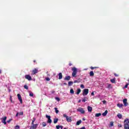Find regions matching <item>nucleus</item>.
Listing matches in <instances>:
<instances>
[{"instance_id":"obj_1","label":"nucleus","mask_w":129,"mask_h":129,"mask_svg":"<svg viewBox=\"0 0 129 129\" xmlns=\"http://www.w3.org/2000/svg\"><path fill=\"white\" fill-rule=\"evenodd\" d=\"M129 119H125L124 121V128L129 129Z\"/></svg>"},{"instance_id":"obj_2","label":"nucleus","mask_w":129,"mask_h":129,"mask_svg":"<svg viewBox=\"0 0 129 129\" xmlns=\"http://www.w3.org/2000/svg\"><path fill=\"white\" fill-rule=\"evenodd\" d=\"M72 71H73L72 74L73 77H76V75L77 74V69L75 67H74L72 69Z\"/></svg>"},{"instance_id":"obj_3","label":"nucleus","mask_w":129,"mask_h":129,"mask_svg":"<svg viewBox=\"0 0 129 129\" xmlns=\"http://www.w3.org/2000/svg\"><path fill=\"white\" fill-rule=\"evenodd\" d=\"M77 111L78 112H80L82 114H84L85 113V111L84 110V109L79 107L77 109Z\"/></svg>"},{"instance_id":"obj_4","label":"nucleus","mask_w":129,"mask_h":129,"mask_svg":"<svg viewBox=\"0 0 129 129\" xmlns=\"http://www.w3.org/2000/svg\"><path fill=\"white\" fill-rule=\"evenodd\" d=\"M63 117H66V120L68 122H71V121H72V119H71V117H69L68 116H67V115L65 114H63Z\"/></svg>"},{"instance_id":"obj_5","label":"nucleus","mask_w":129,"mask_h":129,"mask_svg":"<svg viewBox=\"0 0 129 129\" xmlns=\"http://www.w3.org/2000/svg\"><path fill=\"white\" fill-rule=\"evenodd\" d=\"M45 117L48 119L47 120V123H51L52 122V119H51V116L46 115Z\"/></svg>"},{"instance_id":"obj_6","label":"nucleus","mask_w":129,"mask_h":129,"mask_svg":"<svg viewBox=\"0 0 129 129\" xmlns=\"http://www.w3.org/2000/svg\"><path fill=\"white\" fill-rule=\"evenodd\" d=\"M89 92V90H88V89H84L83 92V96H85V95H87V94H88Z\"/></svg>"},{"instance_id":"obj_7","label":"nucleus","mask_w":129,"mask_h":129,"mask_svg":"<svg viewBox=\"0 0 129 129\" xmlns=\"http://www.w3.org/2000/svg\"><path fill=\"white\" fill-rule=\"evenodd\" d=\"M39 72V71L37 69H34L33 70H32L31 73V75H35V74H37Z\"/></svg>"},{"instance_id":"obj_8","label":"nucleus","mask_w":129,"mask_h":129,"mask_svg":"<svg viewBox=\"0 0 129 129\" xmlns=\"http://www.w3.org/2000/svg\"><path fill=\"white\" fill-rule=\"evenodd\" d=\"M25 79H27L29 81H31L32 80V77L30 76V75H26L25 76Z\"/></svg>"},{"instance_id":"obj_9","label":"nucleus","mask_w":129,"mask_h":129,"mask_svg":"<svg viewBox=\"0 0 129 129\" xmlns=\"http://www.w3.org/2000/svg\"><path fill=\"white\" fill-rule=\"evenodd\" d=\"M1 119H3L2 120L3 123L7 124V122L6 121V120H7V116L3 117V118H1Z\"/></svg>"},{"instance_id":"obj_10","label":"nucleus","mask_w":129,"mask_h":129,"mask_svg":"<svg viewBox=\"0 0 129 129\" xmlns=\"http://www.w3.org/2000/svg\"><path fill=\"white\" fill-rule=\"evenodd\" d=\"M17 96L20 103H23V99H22V96H21V95L20 94H18Z\"/></svg>"},{"instance_id":"obj_11","label":"nucleus","mask_w":129,"mask_h":129,"mask_svg":"<svg viewBox=\"0 0 129 129\" xmlns=\"http://www.w3.org/2000/svg\"><path fill=\"white\" fill-rule=\"evenodd\" d=\"M123 103L124 104V106H127V99H124L123 100Z\"/></svg>"},{"instance_id":"obj_12","label":"nucleus","mask_w":129,"mask_h":129,"mask_svg":"<svg viewBox=\"0 0 129 129\" xmlns=\"http://www.w3.org/2000/svg\"><path fill=\"white\" fill-rule=\"evenodd\" d=\"M71 78V77H70V76H68L64 78V80H66L67 81H69V80H70Z\"/></svg>"},{"instance_id":"obj_13","label":"nucleus","mask_w":129,"mask_h":129,"mask_svg":"<svg viewBox=\"0 0 129 129\" xmlns=\"http://www.w3.org/2000/svg\"><path fill=\"white\" fill-rule=\"evenodd\" d=\"M88 111H89V112H91V111H92V107L88 106Z\"/></svg>"},{"instance_id":"obj_14","label":"nucleus","mask_w":129,"mask_h":129,"mask_svg":"<svg viewBox=\"0 0 129 129\" xmlns=\"http://www.w3.org/2000/svg\"><path fill=\"white\" fill-rule=\"evenodd\" d=\"M117 116L120 119H121V118H122V115H121V114H120V113H118L117 115Z\"/></svg>"},{"instance_id":"obj_15","label":"nucleus","mask_w":129,"mask_h":129,"mask_svg":"<svg viewBox=\"0 0 129 129\" xmlns=\"http://www.w3.org/2000/svg\"><path fill=\"white\" fill-rule=\"evenodd\" d=\"M108 112V111H107V110H106L105 111V112L104 113H102V115L103 116H106V114H107V113Z\"/></svg>"},{"instance_id":"obj_16","label":"nucleus","mask_w":129,"mask_h":129,"mask_svg":"<svg viewBox=\"0 0 129 129\" xmlns=\"http://www.w3.org/2000/svg\"><path fill=\"white\" fill-rule=\"evenodd\" d=\"M58 76H59L58 79L59 80L61 79L63 77V76L62 75V73H59L58 74Z\"/></svg>"},{"instance_id":"obj_17","label":"nucleus","mask_w":129,"mask_h":129,"mask_svg":"<svg viewBox=\"0 0 129 129\" xmlns=\"http://www.w3.org/2000/svg\"><path fill=\"white\" fill-rule=\"evenodd\" d=\"M90 76H91V77L94 76V73H93V71H91L90 72Z\"/></svg>"},{"instance_id":"obj_18","label":"nucleus","mask_w":129,"mask_h":129,"mask_svg":"<svg viewBox=\"0 0 129 129\" xmlns=\"http://www.w3.org/2000/svg\"><path fill=\"white\" fill-rule=\"evenodd\" d=\"M73 85V82L72 81H70L68 83V86H72Z\"/></svg>"},{"instance_id":"obj_19","label":"nucleus","mask_w":129,"mask_h":129,"mask_svg":"<svg viewBox=\"0 0 129 129\" xmlns=\"http://www.w3.org/2000/svg\"><path fill=\"white\" fill-rule=\"evenodd\" d=\"M117 106H118V107H119V108H120V107H122L123 106V104L118 103L117 104Z\"/></svg>"},{"instance_id":"obj_20","label":"nucleus","mask_w":129,"mask_h":129,"mask_svg":"<svg viewBox=\"0 0 129 129\" xmlns=\"http://www.w3.org/2000/svg\"><path fill=\"white\" fill-rule=\"evenodd\" d=\"M59 119L58 118H54L53 119V123H57V122H58V120Z\"/></svg>"},{"instance_id":"obj_21","label":"nucleus","mask_w":129,"mask_h":129,"mask_svg":"<svg viewBox=\"0 0 129 129\" xmlns=\"http://www.w3.org/2000/svg\"><path fill=\"white\" fill-rule=\"evenodd\" d=\"M87 101V97H84V99L82 100V102H85L86 101Z\"/></svg>"},{"instance_id":"obj_22","label":"nucleus","mask_w":129,"mask_h":129,"mask_svg":"<svg viewBox=\"0 0 129 129\" xmlns=\"http://www.w3.org/2000/svg\"><path fill=\"white\" fill-rule=\"evenodd\" d=\"M54 110H55V113H56V114H57V113H59V110H58V108L55 107V108H54Z\"/></svg>"},{"instance_id":"obj_23","label":"nucleus","mask_w":129,"mask_h":129,"mask_svg":"<svg viewBox=\"0 0 129 129\" xmlns=\"http://www.w3.org/2000/svg\"><path fill=\"white\" fill-rule=\"evenodd\" d=\"M101 115V113H96V114H95V116L96 117H98L100 116Z\"/></svg>"},{"instance_id":"obj_24","label":"nucleus","mask_w":129,"mask_h":129,"mask_svg":"<svg viewBox=\"0 0 129 129\" xmlns=\"http://www.w3.org/2000/svg\"><path fill=\"white\" fill-rule=\"evenodd\" d=\"M107 88H108V89H111V88H112V86L111 85V84H108Z\"/></svg>"},{"instance_id":"obj_25","label":"nucleus","mask_w":129,"mask_h":129,"mask_svg":"<svg viewBox=\"0 0 129 129\" xmlns=\"http://www.w3.org/2000/svg\"><path fill=\"white\" fill-rule=\"evenodd\" d=\"M81 122H82L81 120H79V121H78L77 122L76 125H79V124H80V123H81Z\"/></svg>"},{"instance_id":"obj_26","label":"nucleus","mask_w":129,"mask_h":129,"mask_svg":"<svg viewBox=\"0 0 129 129\" xmlns=\"http://www.w3.org/2000/svg\"><path fill=\"white\" fill-rule=\"evenodd\" d=\"M74 83H80V80H78L74 81Z\"/></svg>"},{"instance_id":"obj_27","label":"nucleus","mask_w":129,"mask_h":129,"mask_svg":"<svg viewBox=\"0 0 129 129\" xmlns=\"http://www.w3.org/2000/svg\"><path fill=\"white\" fill-rule=\"evenodd\" d=\"M80 92H81V90L80 89H78L77 91V94L78 95Z\"/></svg>"},{"instance_id":"obj_28","label":"nucleus","mask_w":129,"mask_h":129,"mask_svg":"<svg viewBox=\"0 0 129 129\" xmlns=\"http://www.w3.org/2000/svg\"><path fill=\"white\" fill-rule=\"evenodd\" d=\"M70 93L71 94H74V90H73V89H71L70 90Z\"/></svg>"},{"instance_id":"obj_29","label":"nucleus","mask_w":129,"mask_h":129,"mask_svg":"<svg viewBox=\"0 0 129 129\" xmlns=\"http://www.w3.org/2000/svg\"><path fill=\"white\" fill-rule=\"evenodd\" d=\"M35 121H36V118L33 117V120H32V121L31 122V124H34V122H35Z\"/></svg>"},{"instance_id":"obj_30","label":"nucleus","mask_w":129,"mask_h":129,"mask_svg":"<svg viewBox=\"0 0 129 129\" xmlns=\"http://www.w3.org/2000/svg\"><path fill=\"white\" fill-rule=\"evenodd\" d=\"M42 126L45 127L47 125V123L45 122H43L42 123Z\"/></svg>"},{"instance_id":"obj_31","label":"nucleus","mask_w":129,"mask_h":129,"mask_svg":"<svg viewBox=\"0 0 129 129\" xmlns=\"http://www.w3.org/2000/svg\"><path fill=\"white\" fill-rule=\"evenodd\" d=\"M98 68V67H91V69H92V70H93L94 69H97Z\"/></svg>"},{"instance_id":"obj_32","label":"nucleus","mask_w":129,"mask_h":129,"mask_svg":"<svg viewBox=\"0 0 129 129\" xmlns=\"http://www.w3.org/2000/svg\"><path fill=\"white\" fill-rule=\"evenodd\" d=\"M110 82H111L112 83H115V80L114 79H111V80H110Z\"/></svg>"},{"instance_id":"obj_33","label":"nucleus","mask_w":129,"mask_h":129,"mask_svg":"<svg viewBox=\"0 0 129 129\" xmlns=\"http://www.w3.org/2000/svg\"><path fill=\"white\" fill-rule=\"evenodd\" d=\"M24 87L27 90H28V89H29V87L28 86H27V85H24Z\"/></svg>"},{"instance_id":"obj_34","label":"nucleus","mask_w":129,"mask_h":129,"mask_svg":"<svg viewBox=\"0 0 129 129\" xmlns=\"http://www.w3.org/2000/svg\"><path fill=\"white\" fill-rule=\"evenodd\" d=\"M19 115H24V112L21 111L19 113Z\"/></svg>"},{"instance_id":"obj_35","label":"nucleus","mask_w":129,"mask_h":129,"mask_svg":"<svg viewBox=\"0 0 129 129\" xmlns=\"http://www.w3.org/2000/svg\"><path fill=\"white\" fill-rule=\"evenodd\" d=\"M110 125L111 126H113V121H111L110 122Z\"/></svg>"},{"instance_id":"obj_36","label":"nucleus","mask_w":129,"mask_h":129,"mask_svg":"<svg viewBox=\"0 0 129 129\" xmlns=\"http://www.w3.org/2000/svg\"><path fill=\"white\" fill-rule=\"evenodd\" d=\"M29 96H31V97L34 96V94L33 93H30Z\"/></svg>"},{"instance_id":"obj_37","label":"nucleus","mask_w":129,"mask_h":129,"mask_svg":"<svg viewBox=\"0 0 129 129\" xmlns=\"http://www.w3.org/2000/svg\"><path fill=\"white\" fill-rule=\"evenodd\" d=\"M45 80H46V81H50V78H46Z\"/></svg>"},{"instance_id":"obj_38","label":"nucleus","mask_w":129,"mask_h":129,"mask_svg":"<svg viewBox=\"0 0 129 129\" xmlns=\"http://www.w3.org/2000/svg\"><path fill=\"white\" fill-rule=\"evenodd\" d=\"M20 128V126L19 125H16L15 126V129H19Z\"/></svg>"},{"instance_id":"obj_39","label":"nucleus","mask_w":129,"mask_h":129,"mask_svg":"<svg viewBox=\"0 0 129 129\" xmlns=\"http://www.w3.org/2000/svg\"><path fill=\"white\" fill-rule=\"evenodd\" d=\"M127 86H128V84H126L124 87V88H127Z\"/></svg>"},{"instance_id":"obj_40","label":"nucleus","mask_w":129,"mask_h":129,"mask_svg":"<svg viewBox=\"0 0 129 129\" xmlns=\"http://www.w3.org/2000/svg\"><path fill=\"white\" fill-rule=\"evenodd\" d=\"M56 100H57V101H60V98L56 97L55 98Z\"/></svg>"},{"instance_id":"obj_41","label":"nucleus","mask_w":129,"mask_h":129,"mask_svg":"<svg viewBox=\"0 0 129 129\" xmlns=\"http://www.w3.org/2000/svg\"><path fill=\"white\" fill-rule=\"evenodd\" d=\"M114 76H115V77H118V75H117L115 73H114Z\"/></svg>"},{"instance_id":"obj_42","label":"nucleus","mask_w":129,"mask_h":129,"mask_svg":"<svg viewBox=\"0 0 129 129\" xmlns=\"http://www.w3.org/2000/svg\"><path fill=\"white\" fill-rule=\"evenodd\" d=\"M81 88H84V85L83 84L81 85Z\"/></svg>"},{"instance_id":"obj_43","label":"nucleus","mask_w":129,"mask_h":129,"mask_svg":"<svg viewBox=\"0 0 129 129\" xmlns=\"http://www.w3.org/2000/svg\"><path fill=\"white\" fill-rule=\"evenodd\" d=\"M56 129H59L60 128V125H56Z\"/></svg>"},{"instance_id":"obj_44","label":"nucleus","mask_w":129,"mask_h":129,"mask_svg":"<svg viewBox=\"0 0 129 129\" xmlns=\"http://www.w3.org/2000/svg\"><path fill=\"white\" fill-rule=\"evenodd\" d=\"M103 104H105V103H106V101L105 100L103 101Z\"/></svg>"},{"instance_id":"obj_45","label":"nucleus","mask_w":129,"mask_h":129,"mask_svg":"<svg viewBox=\"0 0 129 129\" xmlns=\"http://www.w3.org/2000/svg\"><path fill=\"white\" fill-rule=\"evenodd\" d=\"M11 120H12L11 119H9V120L7 121V122H8V123H10Z\"/></svg>"},{"instance_id":"obj_46","label":"nucleus","mask_w":129,"mask_h":129,"mask_svg":"<svg viewBox=\"0 0 129 129\" xmlns=\"http://www.w3.org/2000/svg\"><path fill=\"white\" fill-rule=\"evenodd\" d=\"M19 112H17V114H16V117L19 116Z\"/></svg>"},{"instance_id":"obj_47","label":"nucleus","mask_w":129,"mask_h":129,"mask_svg":"<svg viewBox=\"0 0 129 129\" xmlns=\"http://www.w3.org/2000/svg\"><path fill=\"white\" fill-rule=\"evenodd\" d=\"M91 94V95L94 96V92H92Z\"/></svg>"},{"instance_id":"obj_48","label":"nucleus","mask_w":129,"mask_h":129,"mask_svg":"<svg viewBox=\"0 0 129 129\" xmlns=\"http://www.w3.org/2000/svg\"><path fill=\"white\" fill-rule=\"evenodd\" d=\"M59 126H60V128L61 129H63V126H62V125H59Z\"/></svg>"},{"instance_id":"obj_49","label":"nucleus","mask_w":129,"mask_h":129,"mask_svg":"<svg viewBox=\"0 0 129 129\" xmlns=\"http://www.w3.org/2000/svg\"><path fill=\"white\" fill-rule=\"evenodd\" d=\"M118 126H119V127H121V126H121V124H119V125H118Z\"/></svg>"},{"instance_id":"obj_50","label":"nucleus","mask_w":129,"mask_h":129,"mask_svg":"<svg viewBox=\"0 0 129 129\" xmlns=\"http://www.w3.org/2000/svg\"><path fill=\"white\" fill-rule=\"evenodd\" d=\"M69 66H72V63H69Z\"/></svg>"},{"instance_id":"obj_51","label":"nucleus","mask_w":129,"mask_h":129,"mask_svg":"<svg viewBox=\"0 0 129 129\" xmlns=\"http://www.w3.org/2000/svg\"><path fill=\"white\" fill-rule=\"evenodd\" d=\"M80 102H81V100H79V101H78L79 103H80Z\"/></svg>"},{"instance_id":"obj_52","label":"nucleus","mask_w":129,"mask_h":129,"mask_svg":"<svg viewBox=\"0 0 129 129\" xmlns=\"http://www.w3.org/2000/svg\"><path fill=\"white\" fill-rule=\"evenodd\" d=\"M63 84H64V85H67V83H64Z\"/></svg>"},{"instance_id":"obj_53","label":"nucleus","mask_w":129,"mask_h":129,"mask_svg":"<svg viewBox=\"0 0 129 129\" xmlns=\"http://www.w3.org/2000/svg\"><path fill=\"white\" fill-rule=\"evenodd\" d=\"M33 62H34V63H36V60H33Z\"/></svg>"},{"instance_id":"obj_54","label":"nucleus","mask_w":129,"mask_h":129,"mask_svg":"<svg viewBox=\"0 0 129 129\" xmlns=\"http://www.w3.org/2000/svg\"><path fill=\"white\" fill-rule=\"evenodd\" d=\"M9 92H11V89L9 90Z\"/></svg>"},{"instance_id":"obj_55","label":"nucleus","mask_w":129,"mask_h":129,"mask_svg":"<svg viewBox=\"0 0 129 129\" xmlns=\"http://www.w3.org/2000/svg\"><path fill=\"white\" fill-rule=\"evenodd\" d=\"M0 74H2V71L0 70Z\"/></svg>"},{"instance_id":"obj_56","label":"nucleus","mask_w":129,"mask_h":129,"mask_svg":"<svg viewBox=\"0 0 129 129\" xmlns=\"http://www.w3.org/2000/svg\"><path fill=\"white\" fill-rule=\"evenodd\" d=\"M83 120H85V118H83Z\"/></svg>"},{"instance_id":"obj_57","label":"nucleus","mask_w":129,"mask_h":129,"mask_svg":"<svg viewBox=\"0 0 129 129\" xmlns=\"http://www.w3.org/2000/svg\"><path fill=\"white\" fill-rule=\"evenodd\" d=\"M63 129H67L66 127H64Z\"/></svg>"},{"instance_id":"obj_58","label":"nucleus","mask_w":129,"mask_h":129,"mask_svg":"<svg viewBox=\"0 0 129 129\" xmlns=\"http://www.w3.org/2000/svg\"><path fill=\"white\" fill-rule=\"evenodd\" d=\"M128 82H129V79H128Z\"/></svg>"}]
</instances>
